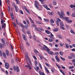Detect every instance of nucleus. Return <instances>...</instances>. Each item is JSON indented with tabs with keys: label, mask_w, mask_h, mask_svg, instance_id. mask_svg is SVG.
<instances>
[{
	"label": "nucleus",
	"mask_w": 75,
	"mask_h": 75,
	"mask_svg": "<svg viewBox=\"0 0 75 75\" xmlns=\"http://www.w3.org/2000/svg\"><path fill=\"white\" fill-rule=\"evenodd\" d=\"M61 15L62 16V18H64L65 20H66L67 21L68 20L69 18L67 17H64L63 16H65V14H64V12L63 11H61Z\"/></svg>",
	"instance_id": "f257e3e1"
},
{
	"label": "nucleus",
	"mask_w": 75,
	"mask_h": 75,
	"mask_svg": "<svg viewBox=\"0 0 75 75\" xmlns=\"http://www.w3.org/2000/svg\"><path fill=\"white\" fill-rule=\"evenodd\" d=\"M44 46L45 48L47 49H46V50L47 51V52H48V53H49V54H51V55H52L53 54H54V52H52L50 51V50L49 49H48V47H47V46H46L45 45H44Z\"/></svg>",
	"instance_id": "f03ea898"
},
{
	"label": "nucleus",
	"mask_w": 75,
	"mask_h": 75,
	"mask_svg": "<svg viewBox=\"0 0 75 75\" xmlns=\"http://www.w3.org/2000/svg\"><path fill=\"white\" fill-rule=\"evenodd\" d=\"M3 20H1V23L2 25V28H5L6 27V23H4L3 24Z\"/></svg>",
	"instance_id": "7ed1b4c3"
},
{
	"label": "nucleus",
	"mask_w": 75,
	"mask_h": 75,
	"mask_svg": "<svg viewBox=\"0 0 75 75\" xmlns=\"http://www.w3.org/2000/svg\"><path fill=\"white\" fill-rule=\"evenodd\" d=\"M19 24L20 27H21L22 28H23L24 29L25 28H26L27 29V28H28V25H27L26 26V27H25V26L23 25L21 23H19Z\"/></svg>",
	"instance_id": "20e7f679"
},
{
	"label": "nucleus",
	"mask_w": 75,
	"mask_h": 75,
	"mask_svg": "<svg viewBox=\"0 0 75 75\" xmlns=\"http://www.w3.org/2000/svg\"><path fill=\"white\" fill-rule=\"evenodd\" d=\"M5 66L6 69H8L9 68V64L7 62L5 63Z\"/></svg>",
	"instance_id": "39448f33"
},
{
	"label": "nucleus",
	"mask_w": 75,
	"mask_h": 75,
	"mask_svg": "<svg viewBox=\"0 0 75 75\" xmlns=\"http://www.w3.org/2000/svg\"><path fill=\"white\" fill-rule=\"evenodd\" d=\"M35 7H36L38 9V4H39V3L38 1H35Z\"/></svg>",
	"instance_id": "423d86ee"
},
{
	"label": "nucleus",
	"mask_w": 75,
	"mask_h": 75,
	"mask_svg": "<svg viewBox=\"0 0 75 75\" xmlns=\"http://www.w3.org/2000/svg\"><path fill=\"white\" fill-rule=\"evenodd\" d=\"M4 38H2L1 39V41L2 42V45H4V46H6V43H5V42H4Z\"/></svg>",
	"instance_id": "0eeeda50"
},
{
	"label": "nucleus",
	"mask_w": 75,
	"mask_h": 75,
	"mask_svg": "<svg viewBox=\"0 0 75 75\" xmlns=\"http://www.w3.org/2000/svg\"><path fill=\"white\" fill-rule=\"evenodd\" d=\"M13 6L14 7H15L16 11V12H18V8L17 6H16V5L15 4H14Z\"/></svg>",
	"instance_id": "6e6552de"
},
{
	"label": "nucleus",
	"mask_w": 75,
	"mask_h": 75,
	"mask_svg": "<svg viewBox=\"0 0 75 75\" xmlns=\"http://www.w3.org/2000/svg\"><path fill=\"white\" fill-rule=\"evenodd\" d=\"M22 37H23V39H24L25 41H27V38H26V37H25V35H24L23 34Z\"/></svg>",
	"instance_id": "1a4fd4ad"
},
{
	"label": "nucleus",
	"mask_w": 75,
	"mask_h": 75,
	"mask_svg": "<svg viewBox=\"0 0 75 75\" xmlns=\"http://www.w3.org/2000/svg\"><path fill=\"white\" fill-rule=\"evenodd\" d=\"M5 52L7 56H9V51H8V50H6Z\"/></svg>",
	"instance_id": "9d476101"
},
{
	"label": "nucleus",
	"mask_w": 75,
	"mask_h": 75,
	"mask_svg": "<svg viewBox=\"0 0 75 75\" xmlns=\"http://www.w3.org/2000/svg\"><path fill=\"white\" fill-rule=\"evenodd\" d=\"M16 69V72H19V71H20V69H19V67H18V66H17Z\"/></svg>",
	"instance_id": "9b49d317"
},
{
	"label": "nucleus",
	"mask_w": 75,
	"mask_h": 75,
	"mask_svg": "<svg viewBox=\"0 0 75 75\" xmlns=\"http://www.w3.org/2000/svg\"><path fill=\"white\" fill-rule=\"evenodd\" d=\"M55 58L56 60H57V61H60V60H59V59L58 58V56H56L55 57Z\"/></svg>",
	"instance_id": "f8f14e48"
},
{
	"label": "nucleus",
	"mask_w": 75,
	"mask_h": 75,
	"mask_svg": "<svg viewBox=\"0 0 75 75\" xmlns=\"http://www.w3.org/2000/svg\"><path fill=\"white\" fill-rule=\"evenodd\" d=\"M58 30H59V29L58 28H55L53 30V31L57 32V31H58Z\"/></svg>",
	"instance_id": "ddd939ff"
},
{
	"label": "nucleus",
	"mask_w": 75,
	"mask_h": 75,
	"mask_svg": "<svg viewBox=\"0 0 75 75\" xmlns=\"http://www.w3.org/2000/svg\"><path fill=\"white\" fill-rule=\"evenodd\" d=\"M31 23H33L34 24V22H33V20H32V19H31V18L29 17H28Z\"/></svg>",
	"instance_id": "4468645a"
},
{
	"label": "nucleus",
	"mask_w": 75,
	"mask_h": 75,
	"mask_svg": "<svg viewBox=\"0 0 75 75\" xmlns=\"http://www.w3.org/2000/svg\"><path fill=\"white\" fill-rule=\"evenodd\" d=\"M3 56L5 58H7V57L6 56V53H3Z\"/></svg>",
	"instance_id": "2eb2a0df"
},
{
	"label": "nucleus",
	"mask_w": 75,
	"mask_h": 75,
	"mask_svg": "<svg viewBox=\"0 0 75 75\" xmlns=\"http://www.w3.org/2000/svg\"><path fill=\"white\" fill-rule=\"evenodd\" d=\"M53 39L52 38L49 39L48 41L49 42H53L54 41V40H52Z\"/></svg>",
	"instance_id": "dca6fc26"
},
{
	"label": "nucleus",
	"mask_w": 75,
	"mask_h": 75,
	"mask_svg": "<svg viewBox=\"0 0 75 75\" xmlns=\"http://www.w3.org/2000/svg\"><path fill=\"white\" fill-rule=\"evenodd\" d=\"M50 23L52 24H54V20L52 19H50Z\"/></svg>",
	"instance_id": "f3484780"
},
{
	"label": "nucleus",
	"mask_w": 75,
	"mask_h": 75,
	"mask_svg": "<svg viewBox=\"0 0 75 75\" xmlns=\"http://www.w3.org/2000/svg\"><path fill=\"white\" fill-rule=\"evenodd\" d=\"M65 45H66V48H69V45L68 44H65Z\"/></svg>",
	"instance_id": "a211bd4d"
},
{
	"label": "nucleus",
	"mask_w": 75,
	"mask_h": 75,
	"mask_svg": "<svg viewBox=\"0 0 75 75\" xmlns=\"http://www.w3.org/2000/svg\"><path fill=\"white\" fill-rule=\"evenodd\" d=\"M45 31L46 33L48 34H50V31H48V30H45Z\"/></svg>",
	"instance_id": "6ab92c4d"
},
{
	"label": "nucleus",
	"mask_w": 75,
	"mask_h": 75,
	"mask_svg": "<svg viewBox=\"0 0 75 75\" xmlns=\"http://www.w3.org/2000/svg\"><path fill=\"white\" fill-rule=\"evenodd\" d=\"M54 68H52L51 69V71L52 72H55V71L54 70Z\"/></svg>",
	"instance_id": "aec40b11"
},
{
	"label": "nucleus",
	"mask_w": 75,
	"mask_h": 75,
	"mask_svg": "<svg viewBox=\"0 0 75 75\" xmlns=\"http://www.w3.org/2000/svg\"><path fill=\"white\" fill-rule=\"evenodd\" d=\"M35 66H37V65H38V63L37 62V60H35Z\"/></svg>",
	"instance_id": "412c9836"
},
{
	"label": "nucleus",
	"mask_w": 75,
	"mask_h": 75,
	"mask_svg": "<svg viewBox=\"0 0 75 75\" xmlns=\"http://www.w3.org/2000/svg\"><path fill=\"white\" fill-rule=\"evenodd\" d=\"M57 36L59 38H62V36L60 35H57Z\"/></svg>",
	"instance_id": "4be33fe9"
},
{
	"label": "nucleus",
	"mask_w": 75,
	"mask_h": 75,
	"mask_svg": "<svg viewBox=\"0 0 75 75\" xmlns=\"http://www.w3.org/2000/svg\"><path fill=\"white\" fill-rule=\"evenodd\" d=\"M25 10V11H26V12L28 13L29 14H30V11H29V10H28V9H27V8H26Z\"/></svg>",
	"instance_id": "5701e85b"
},
{
	"label": "nucleus",
	"mask_w": 75,
	"mask_h": 75,
	"mask_svg": "<svg viewBox=\"0 0 75 75\" xmlns=\"http://www.w3.org/2000/svg\"><path fill=\"white\" fill-rule=\"evenodd\" d=\"M70 31L71 33H72V34H75V33L74 31V30H70Z\"/></svg>",
	"instance_id": "b1692460"
},
{
	"label": "nucleus",
	"mask_w": 75,
	"mask_h": 75,
	"mask_svg": "<svg viewBox=\"0 0 75 75\" xmlns=\"http://www.w3.org/2000/svg\"><path fill=\"white\" fill-rule=\"evenodd\" d=\"M71 17H75V13H73L71 15Z\"/></svg>",
	"instance_id": "393cba45"
},
{
	"label": "nucleus",
	"mask_w": 75,
	"mask_h": 75,
	"mask_svg": "<svg viewBox=\"0 0 75 75\" xmlns=\"http://www.w3.org/2000/svg\"><path fill=\"white\" fill-rule=\"evenodd\" d=\"M57 14L59 15V16H60V17L61 18H62V16H61V14L60 13H59V12H57Z\"/></svg>",
	"instance_id": "a878e982"
},
{
	"label": "nucleus",
	"mask_w": 75,
	"mask_h": 75,
	"mask_svg": "<svg viewBox=\"0 0 75 75\" xmlns=\"http://www.w3.org/2000/svg\"><path fill=\"white\" fill-rule=\"evenodd\" d=\"M45 70H46V71L47 72V73H49V71L48 69H47V67H45Z\"/></svg>",
	"instance_id": "bb28decb"
},
{
	"label": "nucleus",
	"mask_w": 75,
	"mask_h": 75,
	"mask_svg": "<svg viewBox=\"0 0 75 75\" xmlns=\"http://www.w3.org/2000/svg\"><path fill=\"white\" fill-rule=\"evenodd\" d=\"M27 64H28V66H29V69H31V66H30V64H29V63H27Z\"/></svg>",
	"instance_id": "cd10ccee"
},
{
	"label": "nucleus",
	"mask_w": 75,
	"mask_h": 75,
	"mask_svg": "<svg viewBox=\"0 0 75 75\" xmlns=\"http://www.w3.org/2000/svg\"><path fill=\"white\" fill-rule=\"evenodd\" d=\"M33 39L35 41H37V39H36V38L35 37V36L34 35H33Z\"/></svg>",
	"instance_id": "c85d7f7f"
},
{
	"label": "nucleus",
	"mask_w": 75,
	"mask_h": 75,
	"mask_svg": "<svg viewBox=\"0 0 75 75\" xmlns=\"http://www.w3.org/2000/svg\"><path fill=\"white\" fill-rule=\"evenodd\" d=\"M71 55L73 58H75V55H74V54H71Z\"/></svg>",
	"instance_id": "c756f323"
},
{
	"label": "nucleus",
	"mask_w": 75,
	"mask_h": 75,
	"mask_svg": "<svg viewBox=\"0 0 75 75\" xmlns=\"http://www.w3.org/2000/svg\"><path fill=\"white\" fill-rule=\"evenodd\" d=\"M67 22H68V23H72V21L70 20H69L67 21Z\"/></svg>",
	"instance_id": "7c9ffc66"
},
{
	"label": "nucleus",
	"mask_w": 75,
	"mask_h": 75,
	"mask_svg": "<svg viewBox=\"0 0 75 75\" xmlns=\"http://www.w3.org/2000/svg\"><path fill=\"white\" fill-rule=\"evenodd\" d=\"M44 7H45V8L46 9H47V8L48 7V6H47V5H44Z\"/></svg>",
	"instance_id": "2f4dec72"
},
{
	"label": "nucleus",
	"mask_w": 75,
	"mask_h": 75,
	"mask_svg": "<svg viewBox=\"0 0 75 75\" xmlns=\"http://www.w3.org/2000/svg\"><path fill=\"white\" fill-rule=\"evenodd\" d=\"M27 33V34H29V35H30V34H31V32H30V31L29 30L28 31Z\"/></svg>",
	"instance_id": "473e14b6"
},
{
	"label": "nucleus",
	"mask_w": 75,
	"mask_h": 75,
	"mask_svg": "<svg viewBox=\"0 0 75 75\" xmlns=\"http://www.w3.org/2000/svg\"><path fill=\"white\" fill-rule=\"evenodd\" d=\"M68 58H69V59H72L73 57L71 56H69L68 57Z\"/></svg>",
	"instance_id": "72a5a7b5"
},
{
	"label": "nucleus",
	"mask_w": 75,
	"mask_h": 75,
	"mask_svg": "<svg viewBox=\"0 0 75 75\" xmlns=\"http://www.w3.org/2000/svg\"><path fill=\"white\" fill-rule=\"evenodd\" d=\"M37 69H36V71H38V70H39V67H36Z\"/></svg>",
	"instance_id": "f704fd0d"
},
{
	"label": "nucleus",
	"mask_w": 75,
	"mask_h": 75,
	"mask_svg": "<svg viewBox=\"0 0 75 75\" xmlns=\"http://www.w3.org/2000/svg\"><path fill=\"white\" fill-rule=\"evenodd\" d=\"M60 58H61V59H62V61H65V58L62 57H61V56H60Z\"/></svg>",
	"instance_id": "c9c22d12"
},
{
	"label": "nucleus",
	"mask_w": 75,
	"mask_h": 75,
	"mask_svg": "<svg viewBox=\"0 0 75 75\" xmlns=\"http://www.w3.org/2000/svg\"><path fill=\"white\" fill-rule=\"evenodd\" d=\"M16 1L17 2V3L18 4H20V2H19V1L18 0H16Z\"/></svg>",
	"instance_id": "e433bc0d"
},
{
	"label": "nucleus",
	"mask_w": 75,
	"mask_h": 75,
	"mask_svg": "<svg viewBox=\"0 0 75 75\" xmlns=\"http://www.w3.org/2000/svg\"><path fill=\"white\" fill-rule=\"evenodd\" d=\"M13 70H14V71H16V66H13Z\"/></svg>",
	"instance_id": "4c0bfd02"
},
{
	"label": "nucleus",
	"mask_w": 75,
	"mask_h": 75,
	"mask_svg": "<svg viewBox=\"0 0 75 75\" xmlns=\"http://www.w3.org/2000/svg\"><path fill=\"white\" fill-rule=\"evenodd\" d=\"M19 12L21 14H23V11L21 10L19 11Z\"/></svg>",
	"instance_id": "58836bf2"
},
{
	"label": "nucleus",
	"mask_w": 75,
	"mask_h": 75,
	"mask_svg": "<svg viewBox=\"0 0 75 75\" xmlns=\"http://www.w3.org/2000/svg\"><path fill=\"white\" fill-rule=\"evenodd\" d=\"M60 24L61 25H62V26H64V24H63V23L62 22H60Z\"/></svg>",
	"instance_id": "ea45409f"
},
{
	"label": "nucleus",
	"mask_w": 75,
	"mask_h": 75,
	"mask_svg": "<svg viewBox=\"0 0 75 75\" xmlns=\"http://www.w3.org/2000/svg\"><path fill=\"white\" fill-rule=\"evenodd\" d=\"M39 65L41 69H42V66H41V64L40 63H39Z\"/></svg>",
	"instance_id": "a19ab883"
},
{
	"label": "nucleus",
	"mask_w": 75,
	"mask_h": 75,
	"mask_svg": "<svg viewBox=\"0 0 75 75\" xmlns=\"http://www.w3.org/2000/svg\"><path fill=\"white\" fill-rule=\"evenodd\" d=\"M60 28H62V30H65V28H64V27L62 26H60Z\"/></svg>",
	"instance_id": "79ce46f5"
},
{
	"label": "nucleus",
	"mask_w": 75,
	"mask_h": 75,
	"mask_svg": "<svg viewBox=\"0 0 75 75\" xmlns=\"http://www.w3.org/2000/svg\"><path fill=\"white\" fill-rule=\"evenodd\" d=\"M26 45H27V46H30V43L28 42H26Z\"/></svg>",
	"instance_id": "37998d69"
},
{
	"label": "nucleus",
	"mask_w": 75,
	"mask_h": 75,
	"mask_svg": "<svg viewBox=\"0 0 75 75\" xmlns=\"http://www.w3.org/2000/svg\"><path fill=\"white\" fill-rule=\"evenodd\" d=\"M74 68V66H71V67H69V69H72L73 68Z\"/></svg>",
	"instance_id": "c03bdc74"
},
{
	"label": "nucleus",
	"mask_w": 75,
	"mask_h": 75,
	"mask_svg": "<svg viewBox=\"0 0 75 75\" xmlns=\"http://www.w3.org/2000/svg\"><path fill=\"white\" fill-rule=\"evenodd\" d=\"M48 36L49 37H50V38H52V39H54V37H52L50 35H48Z\"/></svg>",
	"instance_id": "a18cd8bd"
},
{
	"label": "nucleus",
	"mask_w": 75,
	"mask_h": 75,
	"mask_svg": "<svg viewBox=\"0 0 75 75\" xmlns=\"http://www.w3.org/2000/svg\"><path fill=\"white\" fill-rule=\"evenodd\" d=\"M41 48L42 50H45V51L46 50V49H45V48L43 47H42Z\"/></svg>",
	"instance_id": "49530a36"
},
{
	"label": "nucleus",
	"mask_w": 75,
	"mask_h": 75,
	"mask_svg": "<svg viewBox=\"0 0 75 75\" xmlns=\"http://www.w3.org/2000/svg\"><path fill=\"white\" fill-rule=\"evenodd\" d=\"M34 51L35 52H38V53H39V52H38V51H37L36 49H35L34 50Z\"/></svg>",
	"instance_id": "de8ad7c7"
},
{
	"label": "nucleus",
	"mask_w": 75,
	"mask_h": 75,
	"mask_svg": "<svg viewBox=\"0 0 75 75\" xmlns=\"http://www.w3.org/2000/svg\"><path fill=\"white\" fill-rule=\"evenodd\" d=\"M20 48H21V50H22L23 51H24V49L23 48V47H22V46L20 47Z\"/></svg>",
	"instance_id": "09e8293b"
},
{
	"label": "nucleus",
	"mask_w": 75,
	"mask_h": 75,
	"mask_svg": "<svg viewBox=\"0 0 75 75\" xmlns=\"http://www.w3.org/2000/svg\"><path fill=\"white\" fill-rule=\"evenodd\" d=\"M26 57L27 60H29V58H28V55H26Z\"/></svg>",
	"instance_id": "8fccbe9b"
},
{
	"label": "nucleus",
	"mask_w": 75,
	"mask_h": 75,
	"mask_svg": "<svg viewBox=\"0 0 75 75\" xmlns=\"http://www.w3.org/2000/svg\"><path fill=\"white\" fill-rule=\"evenodd\" d=\"M22 8L23 9H25L26 8V6H22Z\"/></svg>",
	"instance_id": "3c124183"
},
{
	"label": "nucleus",
	"mask_w": 75,
	"mask_h": 75,
	"mask_svg": "<svg viewBox=\"0 0 75 75\" xmlns=\"http://www.w3.org/2000/svg\"><path fill=\"white\" fill-rule=\"evenodd\" d=\"M57 20L58 21H59V22H61V19H59V18H57Z\"/></svg>",
	"instance_id": "603ef678"
},
{
	"label": "nucleus",
	"mask_w": 75,
	"mask_h": 75,
	"mask_svg": "<svg viewBox=\"0 0 75 75\" xmlns=\"http://www.w3.org/2000/svg\"><path fill=\"white\" fill-rule=\"evenodd\" d=\"M45 64L46 65V66H47L48 67H50V66L48 65V64H47V63H45Z\"/></svg>",
	"instance_id": "864d4df0"
},
{
	"label": "nucleus",
	"mask_w": 75,
	"mask_h": 75,
	"mask_svg": "<svg viewBox=\"0 0 75 75\" xmlns=\"http://www.w3.org/2000/svg\"><path fill=\"white\" fill-rule=\"evenodd\" d=\"M1 14L2 16V17H4V15L3 14V12L2 11H1Z\"/></svg>",
	"instance_id": "5fc2aeb1"
},
{
	"label": "nucleus",
	"mask_w": 75,
	"mask_h": 75,
	"mask_svg": "<svg viewBox=\"0 0 75 75\" xmlns=\"http://www.w3.org/2000/svg\"><path fill=\"white\" fill-rule=\"evenodd\" d=\"M48 13L49 15L51 14V15H52V12H48Z\"/></svg>",
	"instance_id": "6e6d98bb"
},
{
	"label": "nucleus",
	"mask_w": 75,
	"mask_h": 75,
	"mask_svg": "<svg viewBox=\"0 0 75 75\" xmlns=\"http://www.w3.org/2000/svg\"><path fill=\"white\" fill-rule=\"evenodd\" d=\"M59 54H60L61 55H63V53L61 52H59Z\"/></svg>",
	"instance_id": "4d7b16f0"
},
{
	"label": "nucleus",
	"mask_w": 75,
	"mask_h": 75,
	"mask_svg": "<svg viewBox=\"0 0 75 75\" xmlns=\"http://www.w3.org/2000/svg\"><path fill=\"white\" fill-rule=\"evenodd\" d=\"M39 56L41 59H42V57L40 55H39Z\"/></svg>",
	"instance_id": "13d9d810"
},
{
	"label": "nucleus",
	"mask_w": 75,
	"mask_h": 75,
	"mask_svg": "<svg viewBox=\"0 0 75 75\" xmlns=\"http://www.w3.org/2000/svg\"><path fill=\"white\" fill-rule=\"evenodd\" d=\"M2 47H3V45H2L1 43H0V47H1V48H2Z\"/></svg>",
	"instance_id": "bf43d9fd"
},
{
	"label": "nucleus",
	"mask_w": 75,
	"mask_h": 75,
	"mask_svg": "<svg viewBox=\"0 0 75 75\" xmlns=\"http://www.w3.org/2000/svg\"><path fill=\"white\" fill-rule=\"evenodd\" d=\"M49 6L50 8H52V6L51 4H49Z\"/></svg>",
	"instance_id": "052dcab7"
},
{
	"label": "nucleus",
	"mask_w": 75,
	"mask_h": 75,
	"mask_svg": "<svg viewBox=\"0 0 75 75\" xmlns=\"http://www.w3.org/2000/svg\"><path fill=\"white\" fill-rule=\"evenodd\" d=\"M56 23L57 24V25H58V26H59V22H58V21H57Z\"/></svg>",
	"instance_id": "680f3d73"
},
{
	"label": "nucleus",
	"mask_w": 75,
	"mask_h": 75,
	"mask_svg": "<svg viewBox=\"0 0 75 75\" xmlns=\"http://www.w3.org/2000/svg\"><path fill=\"white\" fill-rule=\"evenodd\" d=\"M70 7H71V8H73V5H71L70 6Z\"/></svg>",
	"instance_id": "e2e57ef3"
},
{
	"label": "nucleus",
	"mask_w": 75,
	"mask_h": 75,
	"mask_svg": "<svg viewBox=\"0 0 75 75\" xmlns=\"http://www.w3.org/2000/svg\"><path fill=\"white\" fill-rule=\"evenodd\" d=\"M3 55L2 54V53H1V51L0 50V56L1 57Z\"/></svg>",
	"instance_id": "0e129e2a"
},
{
	"label": "nucleus",
	"mask_w": 75,
	"mask_h": 75,
	"mask_svg": "<svg viewBox=\"0 0 75 75\" xmlns=\"http://www.w3.org/2000/svg\"><path fill=\"white\" fill-rule=\"evenodd\" d=\"M67 15H68V16H69L70 13H69V11L67 12Z\"/></svg>",
	"instance_id": "69168bd1"
},
{
	"label": "nucleus",
	"mask_w": 75,
	"mask_h": 75,
	"mask_svg": "<svg viewBox=\"0 0 75 75\" xmlns=\"http://www.w3.org/2000/svg\"><path fill=\"white\" fill-rule=\"evenodd\" d=\"M57 66L59 68H61V67H60V66H59V65L56 64Z\"/></svg>",
	"instance_id": "338daca9"
},
{
	"label": "nucleus",
	"mask_w": 75,
	"mask_h": 75,
	"mask_svg": "<svg viewBox=\"0 0 75 75\" xmlns=\"http://www.w3.org/2000/svg\"><path fill=\"white\" fill-rule=\"evenodd\" d=\"M44 20L45 21H46L47 22L48 21V20L45 18H44Z\"/></svg>",
	"instance_id": "774afa93"
}]
</instances>
